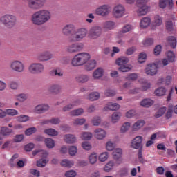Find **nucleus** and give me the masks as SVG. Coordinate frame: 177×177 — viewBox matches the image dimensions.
I'll return each instance as SVG.
<instances>
[{
	"instance_id": "052dcab7",
	"label": "nucleus",
	"mask_w": 177,
	"mask_h": 177,
	"mask_svg": "<svg viewBox=\"0 0 177 177\" xmlns=\"http://www.w3.org/2000/svg\"><path fill=\"white\" fill-rule=\"evenodd\" d=\"M92 136H93L92 133L84 132L82 133L81 138L83 140H91V139H92Z\"/></svg>"
},
{
	"instance_id": "680f3d73",
	"label": "nucleus",
	"mask_w": 177,
	"mask_h": 177,
	"mask_svg": "<svg viewBox=\"0 0 177 177\" xmlns=\"http://www.w3.org/2000/svg\"><path fill=\"white\" fill-rule=\"evenodd\" d=\"M147 59V55H146V53H140L138 59V63H140V64H142L145 63V62H146Z\"/></svg>"
},
{
	"instance_id": "13d9d810",
	"label": "nucleus",
	"mask_w": 177,
	"mask_h": 177,
	"mask_svg": "<svg viewBox=\"0 0 177 177\" xmlns=\"http://www.w3.org/2000/svg\"><path fill=\"white\" fill-rule=\"evenodd\" d=\"M172 113H174V105H172V104H169L167 112L166 113V118L167 120H169V118L172 117Z\"/></svg>"
},
{
	"instance_id": "2eb2a0df",
	"label": "nucleus",
	"mask_w": 177,
	"mask_h": 177,
	"mask_svg": "<svg viewBox=\"0 0 177 177\" xmlns=\"http://www.w3.org/2000/svg\"><path fill=\"white\" fill-rule=\"evenodd\" d=\"M75 31V25L73 24H68L65 25L62 29V32L65 37H70V35H73V32Z\"/></svg>"
},
{
	"instance_id": "5fc2aeb1",
	"label": "nucleus",
	"mask_w": 177,
	"mask_h": 177,
	"mask_svg": "<svg viewBox=\"0 0 177 177\" xmlns=\"http://www.w3.org/2000/svg\"><path fill=\"white\" fill-rule=\"evenodd\" d=\"M45 144L48 149H53L55 147V140L52 138H46Z\"/></svg>"
},
{
	"instance_id": "4d7b16f0",
	"label": "nucleus",
	"mask_w": 177,
	"mask_h": 177,
	"mask_svg": "<svg viewBox=\"0 0 177 177\" xmlns=\"http://www.w3.org/2000/svg\"><path fill=\"white\" fill-rule=\"evenodd\" d=\"M30 120V117L26 115H21L17 117V121L19 122H27V121Z\"/></svg>"
},
{
	"instance_id": "bf43d9fd",
	"label": "nucleus",
	"mask_w": 177,
	"mask_h": 177,
	"mask_svg": "<svg viewBox=\"0 0 177 177\" xmlns=\"http://www.w3.org/2000/svg\"><path fill=\"white\" fill-rule=\"evenodd\" d=\"M108 159H109L108 152H103L101 154H100V156L98 157V160L101 162H104V161H107Z\"/></svg>"
},
{
	"instance_id": "b1692460",
	"label": "nucleus",
	"mask_w": 177,
	"mask_h": 177,
	"mask_svg": "<svg viewBox=\"0 0 177 177\" xmlns=\"http://www.w3.org/2000/svg\"><path fill=\"white\" fill-rule=\"evenodd\" d=\"M115 27V22L113 21H106L102 24V28L105 31H111V30H114Z\"/></svg>"
},
{
	"instance_id": "5701e85b",
	"label": "nucleus",
	"mask_w": 177,
	"mask_h": 177,
	"mask_svg": "<svg viewBox=\"0 0 177 177\" xmlns=\"http://www.w3.org/2000/svg\"><path fill=\"white\" fill-rule=\"evenodd\" d=\"M51 77H57L58 78H62L64 74L62 71V69L59 67H55L51 69L49 72Z\"/></svg>"
},
{
	"instance_id": "423d86ee",
	"label": "nucleus",
	"mask_w": 177,
	"mask_h": 177,
	"mask_svg": "<svg viewBox=\"0 0 177 177\" xmlns=\"http://www.w3.org/2000/svg\"><path fill=\"white\" fill-rule=\"evenodd\" d=\"M30 74H42L45 71V65L41 62H33L28 68Z\"/></svg>"
},
{
	"instance_id": "79ce46f5",
	"label": "nucleus",
	"mask_w": 177,
	"mask_h": 177,
	"mask_svg": "<svg viewBox=\"0 0 177 177\" xmlns=\"http://www.w3.org/2000/svg\"><path fill=\"white\" fill-rule=\"evenodd\" d=\"M167 42L169 46H171V48H172L173 49H175L176 48V38H175V37L174 36L168 37Z\"/></svg>"
},
{
	"instance_id": "4c0bfd02",
	"label": "nucleus",
	"mask_w": 177,
	"mask_h": 177,
	"mask_svg": "<svg viewBox=\"0 0 177 177\" xmlns=\"http://www.w3.org/2000/svg\"><path fill=\"white\" fill-rule=\"evenodd\" d=\"M133 68V66L132 64H125L122 65V66L118 68L119 71H121V73H129V71H131Z\"/></svg>"
},
{
	"instance_id": "412c9836",
	"label": "nucleus",
	"mask_w": 177,
	"mask_h": 177,
	"mask_svg": "<svg viewBox=\"0 0 177 177\" xmlns=\"http://www.w3.org/2000/svg\"><path fill=\"white\" fill-rule=\"evenodd\" d=\"M106 131H104L103 129L98 128L94 131L95 138L97 139L98 140H102V139L106 138Z\"/></svg>"
},
{
	"instance_id": "338daca9",
	"label": "nucleus",
	"mask_w": 177,
	"mask_h": 177,
	"mask_svg": "<svg viewBox=\"0 0 177 177\" xmlns=\"http://www.w3.org/2000/svg\"><path fill=\"white\" fill-rule=\"evenodd\" d=\"M144 46H151V45L154 44V39L153 38H148L146 39L143 42H142Z\"/></svg>"
},
{
	"instance_id": "7ed1b4c3",
	"label": "nucleus",
	"mask_w": 177,
	"mask_h": 177,
	"mask_svg": "<svg viewBox=\"0 0 177 177\" xmlns=\"http://www.w3.org/2000/svg\"><path fill=\"white\" fill-rule=\"evenodd\" d=\"M88 35L86 28H79L75 30L74 33L68 37L69 42H80Z\"/></svg>"
},
{
	"instance_id": "f03ea898",
	"label": "nucleus",
	"mask_w": 177,
	"mask_h": 177,
	"mask_svg": "<svg viewBox=\"0 0 177 177\" xmlns=\"http://www.w3.org/2000/svg\"><path fill=\"white\" fill-rule=\"evenodd\" d=\"M91 59V55L88 53H80L71 59V64L73 67H81L86 64Z\"/></svg>"
},
{
	"instance_id": "de8ad7c7",
	"label": "nucleus",
	"mask_w": 177,
	"mask_h": 177,
	"mask_svg": "<svg viewBox=\"0 0 177 177\" xmlns=\"http://www.w3.org/2000/svg\"><path fill=\"white\" fill-rule=\"evenodd\" d=\"M38 153H39V156H41V157H42V158H46V157H48V151L40 150V149H36V150L33 151L32 155L37 156V154H38Z\"/></svg>"
},
{
	"instance_id": "4be33fe9",
	"label": "nucleus",
	"mask_w": 177,
	"mask_h": 177,
	"mask_svg": "<svg viewBox=\"0 0 177 177\" xmlns=\"http://www.w3.org/2000/svg\"><path fill=\"white\" fill-rule=\"evenodd\" d=\"M84 66L86 71H92V70H95V68H96V60L88 59Z\"/></svg>"
},
{
	"instance_id": "473e14b6",
	"label": "nucleus",
	"mask_w": 177,
	"mask_h": 177,
	"mask_svg": "<svg viewBox=\"0 0 177 177\" xmlns=\"http://www.w3.org/2000/svg\"><path fill=\"white\" fill-rule=\"evenodd\" d=\"M80 103H81V101H80V100H77L71 104H68L63 108V111L64 112L70 111V110H71L72 109H74V107H75L77 104H80Z\"/></svg>"
},
{
	"instance_id": "ddd939ff",
	"label": "nucleus",
	"mask_w": 177,
	"mask_h": 177,
	"mask_svg": "<svg viewBox=\"0 0 177 177\" xmlns=\"http://www.w3.org/2000/svg\"><path fill=\"white\" fill-rule=\"evenodd\" d=\"M95 13L98 16H102V17H106L110 15V6L107 4H104L100 6L96 10Z\"/></svg>"
},
{
	"instance_id": "37998d69",
	"label": "nucleus",
	"mask_w": 177,
	"mask_h": 177,
	"mask_svg": "<svg viewBox=\"0 0 177 177\" xmlns=\"http://www.w3.org/2000/svg\"><path fill=\"white\" fill-rule=\"evenodd\" d=\"M44 133L49 136H57V135H59V132L56 129L52 128L46 129L44 130Z\"/></svg>"
},
{
	"instance_id": "7c9ffc66",
	"label": "nucleus",
	"mask_w": 177,
	"mask_h": 177,
	"mask_svg": "<svg viewBox=\"0 0 177 177\" xmlns=\"http://www.w3.org/2000/svg\"><path fill=\"white\" fill-rule=\"evenodd\" d=\"M100 98V93L99 92H91L87 95V100L91 102H95Z\"/></svg>"
},
{
	"instance_id": "9b49d317",
	"label": "nucleus",
	"mask_w": 177,
	"mask_h": 177,
	"mask_svg": "<svg viewBox=\"0 0 177 177\" xmlns=\"http://www.w3.org/2000/svg\"><path fill=\"white\" fill-rule=\"evenodd\" d=\"M84 48V44L82 43H73L66 46V50L68 53H78L81 52Z\"/></svg>"
},
{
	"instance_id": "0e129e2a",
	"label": "nucleus",
	"mask_w": 177,
	"mask_h": 177,
	"mask_svg": "<svg viewBox=\"0 0 177 177\" xmlns=\"http://www.w3.org/2000/svg\"><path fill=\"white\" fill-rule=\"evenodd\" d=\"M116 93L115 91L111 89H106L104 91V95L106 97H113V96H115Z\"/></svg>"
},
{
	"instance_id": "6ab92c4d",
	"label": "nucleus",
	"mask_w": 177,
	"mask_h": 177,
	"mask_svg": "<svg viewBox=\"0 0 177 177\" xmlns=\"http://www.w3.org/2000/svg\"><path fill=\"white\" fill-rule=\"evenodd\" d=\"M49 110V105L45 104H41L36 106L33 111L36 114H44V113H46Z\"/></svg>"
},
{
	"instance_id": "4468645a",
	"label": "nucleus",
	"mask_w": 177,
	"mask_h": 177,
	"mask_svg": "<svg viewBox=\"0 0 177 177\" xmlns=\"http://www.w3.org/2000/svg\"><path fill=\"white\" fill-rule=\"evenodd\" d=\"M112 13L115 19H120L125 15V7L121 4H118L113 8Z\"/></svg>"
},
{
	"instance_id": "3c124183",
	"label": "nucleus",
	"mask_w": 177,
	"mask_h": 177,
	"mask_svg": "<svg viewBox=\"0 0 177 177\" xmlns=\"http://www.w3.org/2000/svg\"><path fill=\"white\" fill-rule=\"evenodd\" d=\"M13 132V130L8 128V127H1V133L3 136H9L10 133Z\"/></svg>"
},
{
	"instance_id": "6e6552de",
	"label": "nucleus",
	"mask_w": 177,
	"mask_h": 177,
	"mask_svg": "<svg viewBox=\"0 0 177 177\" xmlns=\"http://www.w3.org/2000/svg\"><path fill=\"white\" fill-rule=\"evenodd\" d=\"M103 34V28L99 26H95L91 27L88 31V37L91 39H97L100 38Z\"/></svg>"
},
{
	"instance_id": "20e7f679",
	"label": "nucleus",
	"mask_w": 177,
	"mask_h": 177,
	"mask_svg": "<svg viewBox=\"0 0 177 177\" xmlns=\"http://www.w3.org/2000/svg\"><path fill=\"white\" fill-rule=\"evenodd\" d=\"M134 149H139L138 153V161L141 164H145V159L143 158V137L140 136H136L134 139Z\"/></svg>"
},
{
	"instance_id": "f704fd0d",
	"label": "nucleus",
	"mask_w": 177,
	"mask_h": 177,
	"mask_svg": "<svg viewBox=\"0 0 177 177\" xmlns=\"http://www.w3.org/2000/svg\"><path fill=\"white\" fill-rule=\"evenodd\" d=\"M84 110L82 108H78L75 110H72L70 112V115H72V117H80V115H82L84 113Z\"/></svg>"
},
{
	"instance_id": "e2e57ef3",
	"label": "nucleus",
	"mask_w": 177,
	"mask_h": 177,
	"mask_svg": "<svg viewBox=\"0 0 177 177\" xmlns=\"http://www.w3.org/2000/svg\"><path fill=\"white\" fill-rule=\"evenodd\" d=\"M102 122V119L99 116H95L92 119V124L94 127H99Z\"/></svg>"
},
{
	"instance_id": "c03bdc74",
	"label": "nucleus",
	"mask_w": 177,
	"mask_h": 177,
	"mask_svg": "<svg viewBox=\"0 0 177 177\" xmlns=\"http://www.w3.org/2000/svg\"><path fill=\"white\" fill-rule=\"evenodd\" d=\"M62 167H66V168H71L74 167V161L64 159L61 162Z\"/></svg>"
},
{
	"instance_id": "c9c22d12",
	"label": "nucleus",
	"mask_w": 177,
	"mask_h": 177,
	"mask_svg": "<svg viewBox=\"0 0 177 177\" xmlns=\"http://www.w3.org/2000/svg\"><path fill=\"white\" fill-rule=\"evenodd\" d=\"M145 124H146V122L145 120H138L133 124V131H139L140 128H143V127H145Z\"/></svg>"
},
{
	"instance_id": "39448f33",
	"label": "nucleus",
	"mask_w": 177,
	"mask_h": 177,
	"mask_svg": "<svg viewBox=\"0 0 177 177\" xmlns=\"http://www.w3.org/2000/svg\"><path fill=\"white\" fill-rule=\"evenodd\" d=\"M16 16L13 15H5L1 17L0 23L7 28H13L16 26Z\"/></svg>"
},
{
	"instance_id": "c756f323",
	"label": "nucleus",
	"mask_w": 177,
	"mask_h": 177,
	"mask_svg": "<svg viewBox=\"0 0 177 177\" xmlns=\"http://www.w3.org/2000/svg\"><path fill=\"white\" fill-rule=\"evenodd\" d=\"M167 93V88L164 86H160L156 88L154 91L155 96H165Z\"/></svg>"
},
{
	"instance_id": "cd10ccee",
	"label": "nucleus",
	"mask_w": 177,
	"mask_h": 177,
	"mask_svg": "<svg viewBox=\"0 0 177 177\" xmlns=\"http://www.w3.org/2000/svg\"><path fill=\"white\" fill-rule=\"evenodd\" d=\"M75 81L78 84H86L89 81V75L86 74H80L75 77Z\"/></svg>"
},
{
	"instance_id": "603ef678",
	"label": "nucleus",
	"mask_w": 177,
	"mask_h": 177,
	"mask_svg": "<svg viewBox=\"0 0 177 177\" xmlns=\"http://www.w3.org/2000/svg\"><path fill=\"white\" fill-rule=\"evenodd\" d=\"M48 162H49V160L46 159H39L37 161V167H39V168H44L46 167V164H48Z\"/></svg>"
},
{
	"instance_id": "58836bf2",
	"label": "nucleus",
	"mask_w": 177,
	"mask_h": 177,
	"mask_svg": "<svg viewBox=\"0 0 177 177\" xmlns=\"http://www.w3.org/2000/svg\"><path fill=\"white\" fill-rule=\"evenodd\" d=\"M88 162L93 165L97 162V153H91L88 158Z\"/></svg>"
},
{
	"instance_id": "a211bd4d",
	"label": "nucleus",
	"mask_w": 177,
	"mask_h": 177,
	"mask_svg": "<svg viewBox=\"0 0 177 177\" xmlns=\"http://www.w3.org/2000/svg\"><path fill=\"white\" fill-rule=\"evenodd\" d=\"M157 70H158V64H149L145 68V73L147 75H156V74H157Z\"/></svg>"
},
{
	"instance_id": "9d476101",
	"label": "nucleus",
	"mask_w": 177,
	"mask_h": 177,
	"mask_svg": "<svg viewBox=\"0 0 177 177\" xmlns=\"http://www.w3.org/2000/svg\"><path fill=\"white\" fill-rule=\"evenodd\" d=\"M136 5L138 8L137 10L138 16H146L150 10V7L146 5V2H142L140 0H137Z\"/></svg>"
},
{
	"instance_id": "a18cd8bd",
	"label": "nucleus",
	"mask_w": 177,
	"mask_h": 177,
	"mask_svg": "<svg viewBox=\"0 0 177 177\" xmlns=\"http://www.w3.org/2000/svg\"><path fill=\"white\" fill-rule=\"evenodd\" d=\"M15 99L17 102L23 103V102H26V100L28 99V95L24 93L17 94L15 95Z\"/></svg>"
},
{
	"instance_id": "dca6fc26",
	"label": "nucleus",
	"mask_w": 177,
	"mask_h": 177,
	"mask_svg": "<svg viewBox=\"0 0 177 177\" xmlns=\"http://www.w3.org/2000/svg\"><path fill=\"white\" fill-rule=\"evenodd\" d=\"M112 156L116 164L119 165L120 164H122V149L120 148L115 149L112 153Z\"/></svg>"
},
{
	"instance_id": "f3484780",
	"label": "nucleus",
	"mask_w": 177,
	"mask_h": 177,
	"mask_svg": "<svg viewBox=\"0 0 177 177\" xmlns=\"http://www.w3.org/2000/svg\"><path fill=\"white\" fill-rule=\"evenodd\" d=\"M175 4H174V0H159V7L161 9L167 8L169 10H172Z\"/></svg>"
},
{
	"instance_id": "bb28decb",
	"label": "nucleus",
	"mask_w": 177,
	"mask_h": 177,
	"mask_svg": "<svg viewBox=\"0 0 177 177\" xmlns=\"http://www.w3.org/2000/svg\"><path fill=\"white\" fill-rule=\"evenodd\" d=\"M64 140L68 145H73L77 142V137L73 134H66L64 137Z\"/></svg>"
},
{
	"instance_id": "0eeeda50",
	"label": "nucleus",
	"mask_w": 177,
	"mask_h": 177,
	"mask_svg": "<svg viewBox=\"0 0 177 177\" xmlns=\"http://www.w3.org/2000/svg\"><path fill=\"white\" fill-rule=\"evenodd\" d=\"M47 0H28L27 6L30 10H39L45 6Z\"/></svg>"
},
{
	"instance_id": "774afa93",
	"label": "nucleus",
	"mask_w": 177,
	"mask_h": 177,
	"mask_svg": "<svg viewBox=\"0 0 177 177\" xmlns=\"http://www.w3.org/2000/svg\"><path fill=\"white\" fill-rule=\"evenodd\" d=\"M131 30H132V26L127 24L122 27L120 32H122V34H127V32H129Z\"/></svg>"
},
{
	"instance_id": "aec40b11",
	"label": "nucleus",
	"mask_w": 177,
	"mask_h": 177,
	"mask_svg": "<svg viewBox=\"0 0 177 177\" xmlns=\"http://www.w3.org/2000/svg\"><path fill=\"white\" fill-rule=\"evenodd\" d=\"M48 92L50 93H53L54 95H59V93H62V85L59 84H53L48 86Z\"/></svg>"
},
{
	"instance_id": "6e6d98bb",
	"label": "nucleus",
	"mask_w": 177,
	"mask_h": 177,
	"mask_svg": "<svg viewBox=\"0 0 177 177\" xmlns=\"http://www.w3.org/2000/svg\"><path fill=\"white\" fill-rule=\"evenodd\" d=\"M167 111V107L163 106L158 111V112L155 114L156 118H160V117H162L164 114H165V112Z\"/></svg>"
},
{
	"instance_id": "2f4dec72",
	"label": "nucleus",
	"mask_w": 177,
	"mask_h": 177,
	"mask_svg": "<svg viewBox=\"0 0 177 177\" xmlns=\"http://www.w3.org/2000/svg\"><path fill=\"white\" fill-rule=\"evenodd\" d=\"M140 104L141 106H142V107H146V108L151 107V106L154 104V100L150 98H145L141 101Z\"/></svg>"
},
{
	"instance_id": "864d4df0",
	"label": "nucleus",
	"mask_w": 177,
	"mask_h": 177,
	"mask_svg": "<svg viewBox=\"0 0 177 177\" xmlns=\"http://www.w3.org/2000/svg\"><path fill=\"white\" fill-rule=\"evenodd\" d=\"M175 53H174V51H168L167 53V59L169 60V63H174L175 62Z\"/></svg>"
},
{
	"instance_id": "09e8293b",
	"label": "nucleus",
	"mask_w": 177,
	"mask_h": 177,
	"mask_svg": "<svg viewBox=\"0 0 177 177\" xmlns=\"http://www.w3.org/2000/svg\"><path fill=\"white\" fill-rule=\"evenodd\" d=\"M120 106L118 103L109 102L107 104V108L112 111L119 110Z\"/></svg>"
},
{
	"instance_id": "c85d7f7f",
	"label": "nucleus",
	"mask_w": 177,
	"mask_h": 177,
	"mask_svg": "<svg viewBox=\"0 0 177 177\" xmlns=\"http://www.w3.org/2000/svg\"><path fill=\"white\" fill-rule=\"evenodd\" d=\"M128 63H129V58L125 56H121L115 60V64H117V66H122L128 64Z\"/></svg>"
},
{
	"instance_id": "8fccbe9b",
	"label": "nucleus",
	"mask_w": 177,
	"mask_h": 177,
	"mask_svg": "<svg viewBox=\"0 0 177 177\" xmlns=\"http://www.w3.org/2000/svg\"><path fill=\"white\" fill-rule=\"evenodd\" d=\"M10 115V117H15V115H19V111L13 109H6V116Z\"/></svg>"
},
{
	"instance_id": "72a5a7b5",
	"label": "nucleus",
	"mask_w": 177,
	"mask_h": 177,
	"mask_svg": "<svg viewBox=\"0 0 177 177\" xmlns=\"http://www.w3.org/2000/svg\"><path fill=\"white\" fill-rule=\"evenodd\" d=\"M115 165V162L113 160L109 161L104 167V171L105 172H111L113 169H114V167Z\"/></svg>"
},
{
	"instance_id": "69168bd1",
	"label": "nucleus",
	"mask_w": 177,
	"mask_h": 177,
	"mask_svg": "<svg viewBox=\"0 0 177 177\" xmlns=\"http://www.w3.org/2000/svg\"><path fill=\"white\" fill-rule=\"evenodd\" d=\"M114 147H115V145L113 141H108L106 143V149L108 151H113V150H114Z\"/></svg>"
},
{
	"instance_id": "ea45409f",
	"label": "nucleus",
	"mask_w": 177,
	"mask_h": 177,
	"mask_svg": "<svg viewBox=\"0 0 177 177\" xmlns=\"http://www.w3.org/2000/svg\"><path fill=\"white\" fill-rule=\"evenodd\" d=\"M127 82H126L124 85L123 87L126 88H129L131 86H132V82H133V73L130 74L127 77Z\"/></svg>"
},
{
	"instance_id": "f257e3e1",
	"label": "nucleus",
	"mask_w": 177,
	"mask_h": 177,
	"mask_svg": "<svg viewBox=\"0 0 177 177\" xmlns=\"http://www.w3.org/2000/svg\"><path fill=\"white\" fill-rule=\"evenodd\" d=\"M52 12L48 9H41L34 12L31 16V21L35 26H44L50 21Z\"/></svg>"
},
{
	"instance_id": "e433bc0d",
	"label": "nucleus",
	"mask_w": 177,
	"mask_h": 177,
	"mask_svg": "<svg viewBox=\"0 0 177 177\" xmlns=\"http://www.w3.org/2000/svg\"><path fill=\"white\" fill-rule=\"evenodd\" d=\"M121 117H122V113L120 112H114L111 115V122L113 124H115L120 121Z\"/></svg>"
},
{
	"instance_id": "a19ab883",
	"label": "nucleus",
	"mask_w": 177,
	"mask_h": 177,
	"mask_svg": "<svg viewBox=\"0 0 177 177\" xmlns=\"http://www.w3.org/2000/svg\"><path fill=\"white\" fill-rule=\"evenodd\" d=\"M84 122H86V120H85V118H75L72 121V124L75 127L84 125Z\"/></svg>"
},
{
	"instance_id": "a878e982",
	"label": "nucleus",
	"mask_w": 177,
	"mask_h": 177,
	"mask_svg": "<svg viewBox=\"0 0 177 177\" xmlns=\"http://www.w3.org/2000/svg\"><path fill=\"white\" fill-rule=\"evenodd\" d=\"M151 24V18L149 17H144L140 23V26L141 28H147Z\"/></svg>"
},
{
	"instance_id": "49530a36",
	"label": "nucleus",
	"mask_w": 177,
	"mask_h": 177,
	"mask_svg": "<svg viewBox=\"0 0 177 177\" xmlns=\"http://www.w3.org/2000/svg\"><path fill=\"white\" fill-rule=\"evenodd\" d=\"M162 24V18L160 15H156L153 21V25L155 27H160Z\"/></svg>"
},
{
	"instance_id": "1a4fd4ad",
	"label": "nucleus",
	"mask_w": 177,
	"mask_h": 177,
	"mask_svg": "<svg viewBox=\"0 0 177 177\" xmlns=\"http://www.w3.org/2000/svg\"><path fill=\"white\" fill-rule=\"evenodd\" d=\"M9 67L12 71H15V73H24V70H26L24 63L20 60L12 61L10 63Z\"/></svg>"
},
{
	"instance_id": "f8f14e48",
	"label": "nucleus",
	"mask_w": 177,
	"mask_h": 177,
	"mask_svg": "<svg viewBox=\"0 0 177 177\" xmlns=\"http://www.w3.org/2000/svg\"><path fill=\"white\" fill-rule=\"evenodd\" d=\"M51 59H53V54L48 50L39 53L36 56V60L38 62H49Z\"/></svg>"
},
{
	"instance_id": "393cba45",
	"label": "nucleus",
	"mask_w": 177,
	"mask_h": 177,
	"mask_svg": "<svg viewBox=\"0 0 177 177\" xmlns=\"http://www.w3.org/2000/svg\"><path fill=\"white\" fill-rule=\"evenodd\" d=\"M104 74V70L102 68H98L93 71L92 77L93 80H100V78L103 77Z\"/></svg>"
}]
</instances>
